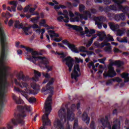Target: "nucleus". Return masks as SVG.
Listing matches in <instances>:
<instances>
[{
	"label": "nucleus",
	"instance_id": "5fc2aeb1",
	"mask_svg": "<svg viewBox=\"0 0 129 129\" xmlns=\"http://www.w3.org/2000/svg\"><path fill=\"white\" fill-rule=\"evenodd\" d=\"M13 24H14V21L11 19L8 22V26H9V27H12V26H13Z\"/></svg>",
	"mask_w": 129,
	"mask_h": 129
},
{
	"label": "nucleus",
	"instance_id": "4be33fe9",
	"mask_svg": "<svg viewBox=\"0 0 129 129\" xmlns=\"http://www.w3.org/2000/svg\"><path fill=\"white\" fill-rule=\"evenodd\" d=\"M106 18L104 16L97 17L95 18V21L97 22H105Z\"/></svg>",
	"mask_w": 129,
	"mask_h": 129
},
{
	"label": "nucleus",
	"instance_id": "ea45409f",
	"mask_svg": "<svg viewBox=\"0 0 129 129\" xmlns=\"http://www.w3.org/2000/svg\"><path fill=\"white\" fill-rule=\"evenodd\" d=\"M99 10L101 13H102V12H106V13H107V11H105V7L104 8L102 6L99 7Z\"/></svg>",
	"mask_w": 129,
	"mask_h": 129
},
{
	"label": "nucleus",
	"instance_id": "c9c22d12",
	"mask_svg": "<svg viewBox=\"0 0 129 129\" xmlns=\"http://www.w3.org/2000/svg\"><path fill=\"white\" fill-rule=\"evenodd\" d=\"M29 101L30 103H34L36 101V99L35 97H31L29 98Z\"/></svg>",
	"mask_w": 129,
	"mask_h": 129
},
{
	"label": "nucleus",
	"instance_id": "8fccbe9b",
	"mask_svg": "<svg viewBox=\"0 0 129 129\" xmlns=\"http://www.w3.org/2000/svg\"><path fill=\"white\" fill-rule=\"evenodd\" d=\"M43 76L46 79L50 78V75L48 73L45 74L43 73Z\"/></svg>",
	"mask_w": 129,
	"mask_h": 129
},
{
	"label": "nucleus",
	"instance_id": "de8ad7c7",
	"mask_svg": "<svg viewBox=\"0 0 129 129\" xmlns=\"http://www.w3.org/2000/svg\"><path fill=\"white\" fill-rule=\"evenodd\" d=\"M30 5H28L24 8V13H28V12L29 11V10H30Z\"/></svg>",
	"mask_w": 129,
	"mask_h": 129
},
{
	"label": "nucleus",
	"instance_id": "6e6d98bb",
	"mask_svg": "<svg viewBox=\"0 0 129 129\" xmlns=\"http://www.w3.org/2000/svg\"><path fill=\"white\" fill-rule=\"evenodd\" d=\"M58 46H59V47L62 48L64 49H67V47L64 46V45H62V43H58Z\"/></svg>",
	"mask_w": 129,
	"mask_h": 129
},
{
	"label": "nucleus",
	"instance_id": "c85d7f7f",
	"mask_svg": "<svg viewBox=\"0 0 129 129\" xmlns=\"http://www.w3.org/2000/svg\"><path fill=\"white\" fill-rule=\"evenodd\" d=\"M27 80V78L26 76L24 75H19L18 76V80L21 81L23 80V81L26 82Z\"/></svg>",
	"mask_w": 129,
	"mask_h": 129
},
{
	"label": "nucleus",
	"instance_id": "9d476101",
	"mask_svg": "<svg viewBox=\"0 0 129 129\" xmlns=\"http://www.w3.org/2000/svg\"><path fill=\"white\" fill-rule=\"evenodd\" d=\"M61 43L62 44H64L68 46V48L69 49H71L72 51L76 53H79V52H85V47L84 46H81L80 49H79V51L76 48V45L69 43L67 39L63 40L61 41Z\"/></svg>",
	"mask_w": 129,
	"mask_h": 129
},
{
	"label": "nucleus",
	"instance_id": "bb28decb",
	"mask_svg": "<svg viewBox=\"0 0 129 129\" xmlns=\"http://www.w3.org/2000/svg\"><path fill=\"white\" fill-rule=\"evenodd\" d=\"M94 45H95L97 48H102L104 47H102V43L100 44L99 42H98V41H95L94 43Z\"/></svg>",
	"mask_w": 129,
	"mask_h": 129
},
{
	"label": "nucleus",
	"instance_id": "1a4fd4ad",
	"mask_svg": "<svg viewBox=\"0 0 129 129\" xmlns=\"http://www.w3.org/2000/svg\"><path fill=\"white\" fill-rule=\"evenodd\" d=\"M59 56H61L60 58H62V62H66V65L68 67L69 72H71L74 66V59L72 58L71 56L66 57L64 54L59 55Z\"/></svg>",
	"mask_w": 129,
	"mask_h": 129
},
{
	"label": "nucleus",
	"instance_id": "c03bdc74",
	"mask_svg": "<svg viewBox=\"0 0 129 129\" xmlns=\"http://www.w3.org/2000/svg\"><path fill=\"white\" fill-rule=\"evenodd\" d=\"M10 15H11L10 12H7V13H2V17L8 19V16H10Z\"/></svg>",
	"mask_w": 129,
	"mask_h": 129
},
{
	"label": "nucleus",
	"instance_id": "0e129e2a",
	"mask_svg": "<svg viewBox=\"0 0 129 129\" xmlns=\"http://www.w3.org/2000/svg\"><path fill=\"white\" fill-rule=\"evenodd\" d=\"M112 81L111 80H108V81H107V82H106V85L107 86H108V85H109L110 84H112Z\"/></svg>",
	"mask_w": 129,
	"mask_h": 129
},
{
	"label": "nucleus",
	"instance_id": "7c9ffc66",
	"mask_svg": "<svg viewBox=\"0 0 129 129\" xmlns=\"http://www.w3.org/2000/svg\"><path fill=\"white\" fill-rule=\"evenodd\" d=\"M109 80H111L113 82H116L117 83L122 82V79H120L119 77H116L115 79H112Z\"/></svg>",
	"mask_w": 129,
	"mask_h": 129
},
{
	"label": "nucleus",
	"instance_id": "603ef678",
	"mask_svg": "<svg viewBox=\"0 0 129 129\" xmlns=\"http://www.w3.org/2000/svg\"><path fill=\"white\" fill-rule=\"evenodd\" d=\"M32 29H39V26L37 25V24H34L32 26H31Z\"/></svg>",
	"mask_w": 129,
	"mask_h": 129
},
{
	"label": "nucleus",
	"instance_id": "f8f14e48",
	"mask_svg": "<svg viewBox=\"0 0 129 129\" xmlns=\"http://www.w3.org/2000/svg\"><path fill=\"white\" fill-rule=\"evenodd\" d=\"M97 36L99 37V40L100 42L103 41L104 39L106 38V34H105V33H97V34H95L93 35V37H92L89 41H88V43L86 44V47H90L92 43H93V41L96 38Z\"/></svg>",
	"mask_w": 129,
	"mask_h": 129
},
{
	"label": "nucleus",
	"instance_id": "20e7f679",
	"mask_svg": "<svg viewBox=\"0 0 129 129\" xmlns=\"http://www.w3.org/2000/svg\"><path fill=\"white\" fill-rule=\"evenodd\" d=\"M29 53H32L33 56L30 57H26V59L30 61L35 63L36 61L38 60H42V63L45 65V69L47 70V72H51L53 70V68L51 66H48L49 64L48 60L46 59L45 57L43 56H36L38 54L37 51L30 52Z\"/></svg>",
	"mask_w": 129,
	"mask_h": 129
},
{
	"label": "nucleus",
	"instance_id": "79ce46f5",
	"mask_svg": "<svg viewBox=\"0 0 129 129\" xmlns=\"http://www.w3.org/2000/svg\"><path fill=\"white\" fill-rule=\"evenodd\" d=\"M96 25H97V27L98 29H101L102 28V24L101 23L98 22V21H95Z\"/></svg>",
	"mask_w": 129,
	"mask_h": 129
},
{
	"label": "nucleus",
	"instance_id": "0eeeda50",
	"mask_svg": "<svg viewBox=\"0 0 129 129\" xmlns=\"http://www.w3.org/2000/svg\"><path fill=\"white\" fill-rule=\"evenodd\" d=\"M76 104H72L71 110L69 108H67V112H66V109L62 108L58 111V116L61 119H66L67 115V119L68 120L71 119V117H74V115L73 114V111L76 109Z\"/></svg>",
	"mask_w": 129,
	"mask_h": 129
},
{
	"label": "nucleus",
	"instance_id": "37998d69",
	"mask_svg": "<svg viewBox=\"0 0 129 129\" xmlns=\"http://www.w3.org/2000/svg\"><path fill=\"white\" fill-rule=\"evenodd\" d=\"M106 59V58L104 57L103 58L99 59L98 61H99V62H100L102 64H104V61H105Z\"/></svg>",
	"mask_w": 129,
	"mask_h": 129
},
{
	"label": "nucleus",
	"instance_id": "b1692460",
	"mask_svg": "<svg viewBox=\"0 0 129 129\" xmlns=\"http://www.w3.org/2000/svg\"><path fill=\"white\" fill-rule=\"evenodd\" d=\"M84 33H95V30L94 29H89L87 27H85Z\"/></svg>",
	"mask_w": 129,
	"mask_h": 129
},
{
	"label": "nucleus",
	"instance_id": "412c9836",
	"mask_svg": "<svg viewBox=\"0 0 129 129\" xmlns=\"http://www.w3.org/2000/svg\"><path fill=\"white\" fill-rule=\"evenodd\" d=\"M95 3L97 4H101V3L103 2L105 5H109L111 3V0H94Z\"/></svg>",
	"mask_w": 129,
	"mask_h": 129
},
{
	"label": "nucleus",
	"instance_id": "f3484780",
	"mask_svg": "<svg viewBox=\"0 0 129 129\" xmlns=\"http://www.w3.org/2000/svg\"><path fill=\"white\" fill-rule=\"evenodd\" d=\"M48 34H49V35L50 36V38H51V39L53 41L57 42H61V41H62V38H61L60 39L54 38L59 37V35L57 33H48ZM53 38L54 39H53Z\"/></svg>",
	"mask_w": 129,
	"mask_h": 129
},
{
	"label": "nucleus",
	"instance_id": "a19ab883",
	"mask_svg": "<svg viewBox=\"0 0 129 129\" xmlns=\"http://www.w3.org/2000/svg\"><path fill=\"white\" fill-rule=\"evenodd\" d=\"M83 13L85 14L89 18H91V13L89 11H83Z\"/></svg>",
	"mask_w": 129,
	"mask_h": 129
},
{
	"label": "nucleus",
	"instance_id": "a878e982",
	"mask_svg": "<svg viewBox=\"0 0 129 129\" xmlns=\"http://www.w3.org/2000/svg\"><path fill=\"white\" fill-rule=\"evenodd\" d=\"M104 51H105V52L108 53H111L112 52V48L111 46H109L104 47Z\"/></svg>",
	"mask_w": 129,
	"mask_h": 129
},
{
	"label": "nucleus",
	"instance_id": "13d9d810",
	"mask_svg": "<svg viewBox=\"0 0 129 129\" xmlns=\"http://www.w3.org/2000/svg\"><path fill=\"white\" fill-rule=\"evenodd\" d=\"M36 8H31L29 9L30 13H31V14H33V13H34L36 11Z\"/></svg>",
	"mask_w": 129,
	"mask_h": 129
},
{
	"label": "nucleus",
	"instance_id": "aec40b11",
	"mask_svg": "<svg viewBox=\"0 0 129 129\" xmlns=\"http://www.w3.org/2000/svg\"><path fill=\"white\" fill-rule=\"evenodd\" d=\"M41 74L37 71L34 70V77L33 78V80L37 82L39 80V78L41 77Z\"/></svg>",
	"mask_w": 129,
	"mask_h": 129
},
{
	"label": "nucleus",
	"instance_id": "e433bc0d",
	"mask_svg": "<svg viewBox=\"0 0 129 129\" xmlns=\"http://www.w3.org/2000/svg\"><path fill=\"white\" fill-rule=\"evenodd\" d=\"M120 43H127L128 40H127V37H123V40H121L118 41Z\"/></svg>",
	"mask_w": 129,
	"mask_h": 129
},
{
	"label": "nucleus",
	"instance_id": "6ab92c4d",
	"mask_svg": "<svg viewBox=\"0 0 129 129\" xmlns=\"http://www.w3.org/2000/svg\"><path fill=\"white\" fill-rule=\"evenodd\" d=\"M12 97L13 98V100L15 101L16 104H22L24 103V101L23 100H22L18 97L16 96L15 94H13Z\"/></svg>",
	"mask_w": 129,
	"mask_h": 129
},
{
	"label": "nucleus",
	"instance_id": "69168bd1",
	"mask_svg": "<svg viewBox=\"0 0 129 129\" xmlns=\"http://www.w3.org/2000/svg\"><path fill=\"white\" fill-rule=\"evenodd\" d=\"M119 51V50L118 48H115V47H114L113 48V52H114V53H118Z\"/></svg>",
	"mask_w": 129,
	"mask_h": 129
},
{
	"label": "nucleus",
	"instance_id": "7ed1b4c3",
	"mask_svg": "<svg viewBox=\"0 0 129 129\" xmlns=\"http://www.w3.org/2000/svg\"><path fill=\"white\" fill-rule=\"evenodd\" d=\"M14 82L15 85H18L21 88H25V92H26V93L28 94L35 95L39 93V89L37 88L38 85H37L35 83L31 84V87H32V88L34 89V90H32L30 89V87L28 86V84L25 82H19L17 81V80H16V79H15Z\"/></svg>",
	"mask_w": 129,
	"mask_h": 129
},
{
	"label": "nucleus",
	"instance_id": "9b49d317",
	"mask_svg": "<svg viewBox=\"0 0 129 129\" xmlns=\"http://www.w3.org/2000/svg\"><path fill=\"white\" fill-rule=\"evenodd\" d=\"M108 25L110 30L113 32H116V33H125V32H126V30L124 28L120 29L119 25L118 24L109 22Z\"/></svg>",
	"mask_w": 129,
	"mask_h": 129
},
{
	"label": "nucleus",
	"instance_id": "5701e85b",
	"mask_svg": "<svg viewBox=\"0 0 129 129\" xmlns=\"http://www.w3.org/2000/svg\"><path fill=\"white\" fill-rule=\"evenodd\" d=\"M20 29H22L23 31H24V33H27L28 32H29V31H30L31 28H32V27L29 26V27H26L25 26H24V25H20Z\"/></svg>",
	"mask_w": 129,
	"mask_h": 129
},
{
	"label": "nucleus",
	"instance_id": "c756f323",
	"mask_svg": "<svg viewBox=\"0 0 129 129\" xmlns=\"http://www.w3.org/2000/svg\"><path fill=\"white\" fill-rule=\"evenodd\" d=\"M85 10V6L84 5L81 4L79 5V12H80V13H82V12H83V11H84Z\"/></svg>",
	"mask_w": 129,
	"mask_h": 129
},
{
	"label": "nucleus",
	"instance_id": "423d86ee",
	"mask_svg": "<svg viewBox=\"0 0 129 129\" xmlns=\"http://www.w3.org/2000/svg\"><path fill=\"white\" fill-rule=\"evenodd\" d=\"M123 64V62L120 60H115L114 62H111L108 66V72L103 74L104 77L113 78L116 76V73L114 71L113 66H116L117 68H120Z\"/></svg>",
	"mask_w": 129,
	"mask_h": 129
},
{
	"label": "nucleus",
	"instance_id": "cd10ccee",
	"mask_svg": "<svg viewBox=\"0 0 129 129\" xmlns=\"http://www.w3.org/2000/svg\"><path fill=\"white\" fill-rule=\"evenodd\" d=\"M74 3H73V6L75 8H77L78 7V5L80 4V0H73Z\"/></svg>",
	"mask_w": 129,
	"mask_h": 129
},
{
	"label": "nucleus",
	"instance_id": "09e8293b",
	"mask_svg": "<svg viewBox=\"0 0 129 129\" xmlns=\"http://www.w3.org/2000/svg\"><path fill=\"white\" fill-rule=\"evenodd\" d=\"M44 27H47V30H54L55 29V27L54 26H49L48 25H45Z\"/></svg>",
	"mask_w": 129,
	"mask_h": 129
},
{
	"label": "nucleus",
	"instance_id": "052dcab7",
	"mask_svg": "<svg viewBox=\"0 0 129 129\" xmlns=\"http://www.w3.org/2000/svg\"><path fill=\"white\" fill-rule=\"evenodd\" d=\"M70 18H73L74 17V14L71 11H69Z\"/></svg>",
	"mask_w": 129,
	"mask_h": 129
},
{
	"label": "nucleus",
	"instance_id": "58836bf2",
	"mask_svg": "<svg viewBox=\"0 0 129 129\" xmlns=\"http://www.w3.org/2000/svg\"><path fill=\"white\" fill-rule=\"evenodd\" d=\"M71 22L74 23L75 22H79V17H77L71 19Z\"/></svg>",
	"mask_w": 129,
	"mask_h": 129
},
{
	"label": "nucleus",
	"instance_id": "473e14b6",
	"mask_svg": "<svg viewBox=\"0 0 129 129\" xmlns=\"http://www.w3.org/2000/svg\"><path fill=\"white\" fill-rule=\"evenodd\" d=\"M74 122L73 129H77L78 128V121L77 119H75Z\"/></svg>",
	"mask_w": 129,
	"mask_h": 129
},
{
	"label": "nucleus",
	"instance_id": "f704fd0d",
	"mask_svg": "<svg viewBox=\"0 0 129 129\" xmlns=\"http://www.w3.org/2000/svg\"><path fill=\"white\" fill-rule=\"evenodd\" d=\"M10 5L13 6L12 7L17 8V6H18V1H11L10 3Z\"/></svg>",
	"mask_w": 129,
	"mask_h": 129
},
{
	"label": "nucleus",
	"instance_id": "dca6fc26",
	"mask_svg": "<svg viewBox=\"0 0 129 129\" xmlns=\"http://www.w3.org/2000/svg\"><path fill=\"white\" fill-rule=\"evenodd\" d=\"M82 120L85 121L86 124H88L90 122V118L88 117L87 113L85 111L82 115Z\"/></svg>",
	"mask_w": 129,
	"mask_h": 129
},
{
	"label": "nucleus",
	"instance_id": "e2e57ef3",
	"mask_svg": "<svg viewBox=\"0 0 129 129\" xmlns=\"http://www.w3.org/2000/svg\"><path fill=\"white\" fill-rule=\"evenodd\" d=\"M86 53H87L88 55H92V54H94L95 55V53L93 51H86Z\"/></svg>",
	"mask_w": 129,
	"mask_h": 129
},
{
	"label": "nucleus",
	"instance_id": "864d4df0",
	"mask_svg": "<svg viewBox=\"0 0 129 129\" xmlns=\"http://www.w3.org/2000/svg\"><path fill=\"white\" fill-rule=\"evenodd\" d=\"M90 12L92 14H96L97 13V11L96 9L93 8L90 9Z\"/></svg>",
	"mask_w": 129,
	"mask_h": 129
},
{
	"label": "nucleus",
	"instance_id": "49530a36",
	"mask_svg": "<svg viewBox=\"0 0 129 129\" xmlns=\"http://www.w3.org/2000/svg\"><path fill=\"white\" fill-rule=\"evenodd\" d=\"M25 50H26V51L28 52L29 53L32 52H36L33 49L30 48H25Z\"/></svg>",
	"mask_w": 129,
	"mask_h": 129
},
{
	"label": "nucleus",
	"instance_id": "393cba45",
	"mask_svg": "<svg viewBox=\"0 0 129 129\" xmlns=\"http://www.w3.org/2000/svg\"><path fill=\"white\" fill-rule=\"evenodd\" d=\"M39 20H40V16L36 17V18H32L31 21L34 24H36V23L39 22Z\"/></svg>",
	"mask_w": 129,
	"mask_h": 129
},
{
	"label": "nucleus",
	"instance_id": "3c124183",
	"mask_svg": "<svg viewBox=\"0 0 129 129\" xmlns=\"http://www.w3.org/2000/svg\"><path fill=\"white\" fill-rule=\"evenodd\" d=\"M63 20L64 17H63L62 16H60L57 18V21H58V22H63Z\"/></svg>",
	"mask_w": 129,
	"mask_h": 129
},
{
	"label": "nucleus",
	"instance_id": "f03ea898",
	"mask_svg": "<svg viewBox=\"0 0 129 129\" xmlns=\"http://www.w3.org/2000/svg\"><path fill=\"white\" fill-rule=\"evenodd\" d=\"M112 2L117 5L118 10L123 13L115 15L114 16V20L117 22L120 21V20L125 21L126 18L124 14H128L129 7L128 6H122L121 4L125 3L126 0H112Z\"/></svg>",
	"mask_w": 129,
	"mask_h": 129
},
{
	"label": "nucleus",
	"instance_id": "4d7b16f0",
	"mask_svg": "<svg viewBox=\"0 0 129 129\" xmlns=\"http://www.w3.org/2000/svg\"><path fill=\"white\" fill-rule=\"evenodd\" d=\"M36 32L37 33H45V29H38L36 30Z\"/></svg>",
	"mask_w": 129,
	"mask_h": 129
},
{
	"label": "nucleus",
	"instance_id": "f257e3e1",
	"mask_svg": "<svg viewBox=\"0 0 129 129\" xmlns=\"http://www.w3.org/2000/svg\"><path fill=\"white\" fill-rule=\"evenodd\" d=\"M17 108L20 113L17 115L15 113V118L12 119L11 121L7 124V129H13L14 126H17L18 124L24 125L25 124L24 119L26 117V112H31L32 111L31 106L26 105L25 106H18Z\"/></svg>",
	"mask_w": 129,
	"mask_h": 129
},
{
	"label": "nucleus",
	"instance_id": "39448f33",
	"mask_svg": "<svg viewBox=\"0 0 129 129\" xmlns=\"http://www.w3.org/2000/svg\"><path fill=\"white\" fill-rule=\"evenodd\" d=\"M52 100H46L45 105H44V109H45V114L43 116V126H41L40 129H46L45 126L46 125H50L51 124V121L49 119L48 115L51 113L52 110V106L51 102Z\"/></svg>",
	"mask_w": 129,
	"mask_h": 129
},
{
	"label": "nucleus",
	"instance_id": "ddd939ff",
	"mask_svg": "<svg viewBox=\"0 0 129 129\" xmlns=\"http://www.w3.org/2000/svg\"><path fill=\"white\" fill-rule=\"evenodd\" d=\"M77 72H80V66L79 64L74 66V73L71 74L72 79H75L76 82H77V78L81 75V74H78Z\"/></svg>",
	"mask_w": 129,
	"mask_h": 129
},
{
	"label": "nucleus",
	"instance_id": "6e6552de",
	"mask_svg": "<svg viewBox=\"0 0 129 129\" xmlns=\"http://www.w3.org/2000/svg\"><path fill=\"white\" fill-rule=\"evenodd\" d=\"M115 123L113 125V126L111 127V124H110L109 121H108V118H102L100 120V122L102 123V125L104 127H106L108 129H117V126L120 125V121L118 119H115Z\"/></svg>",
	"mask_w": 129,
	"mask_h": 129
},
{
	"label": "nucleus",
	"instance_id": "4468645a",
	"mask_svg": "<svg viewBox=\"0 0 129 129\" xmlns=\"http://www.w3.org/2000/svg\"><path fill=\"white\" fill-rule=\"evenodd\" d=\"M66 26L69 27L70 29H73L74 31H76V32H79V33H84V32H83V28L81 26L73 25L70 24H67Z\"/></svg>",
	"mask_w": 129,
	"mask_h": 129
},
{
	"label": "nucleus",
	"instance_id": "a18cd8bd",
	"mask_svg": "<svg viewBox=\"0 0 129 129\" xmlns=\"http://www.w3.org/2000/svg\"><path fill=\"white\" fill-rule=\"evenodd\" d=\"M93 66H95V64L93 61L89 62V63L87 64V67H88V68L91 69V67H93Z\"/></svg>",
	"mask_w": 129,
	"mask_h": 129
},
{
	"label": "nucleus",
	"instance_id": "2f4dec72",
	"mask_svg": "<svg viewBox=\"0 0 129 129\" xmlns=\"http://www.w3.org/2000/svg\"><path fill=\"white\" fill-rule=\"evenodd\" d=\"M21 25H23V24H20L19 21H16L14 26L16 28L18 29H21Z\"/></svg>",
	"mask_w": 129,
	"mask_h": 129
},
{
	"label": "nucleus",
	"instance_id": "bf43d9fd",
	"mask_svg": "<svg viewBox=\"0 0 129 129\" xmlns=\"http://www.w3.org/2000/svg\"><path fill=\"white\" fill-rule=\"evenodd\" d=\"M110 45V44L109 43L105 42V43L104 44V43L102 42V47H104V46H109Z\"/></svg>",
	"mask_w": 129,
	"mask_h": 129
},
{
	"label": "nucleus",
	"instance_id": "774afa93",
	"mask_svg": "<svg viewBox=\"0 0 129 129\" xmlns=\"http://www.w3.org/2000/svg\"><path fill=\"white\" fill-rule=\"evenodd\" d=\"M123 79H124V81H123V82H124V83L129 82V78H123Z\"/></svg>",
	"mask_w": 129,
	"mask_h": 129
},
{
	"label": "nucleus",
	"instance_id": "4c0bfd02",
	"mask_svg": "<svg viewBox=\"0 0 129 129\" xmlns=\"http://www.w3.org/2000/svg\"><path fill=\"white\" fill-rule=\"evenodd\" d=\"M90 128L95 129V122L93 121L91 122V123L90 124Z\"/></svg>",
	"mask_w": 129,
	"mask_h": 129
},
{
	"label": "nucleus",
	"instance_id": "72a5a7b5",
	"mask_svg": "<svg viewBox=\"0 0 129 129\" xmlns=\"http://www.w3.org/2000/svg\"><path fill=\"white\" fill-rule=\"evenodd\" d=\"M121 77L122 79L128 78H129V74L126 73H122V74L121 75Z\"/></svg>",
	"mask_w": 129,
	"mask_h": 129
},
{
	"label": "nucleus",
	"instance_id": "680f3d73",
	"mask_svg": "<svg viewBox=\"0 0 129 129\" xmlns=\"http://www.w3.org/2000/svg\"><path fill=\"white\" fill-rule=\"evenodd\" d=\"M76 34H77V35H80V36L82 38H84V37H85V35H86V34H88V33H76Z\"/></svg>",
	"mask_w": 129,
	"mask_h": 129
},
{
	"label": "nucleus",
	"instance_id": "2eb2a0df",
	"mask_svg": "<svg viewBox=\"0 0 129 129\" xmlns=\"http://www.w3.org/2000/svg\"><path fill=\"white\" fill-rule=\"evenodd\" d=\"M53 126L54 127L57 129H63V123H62L60 120L59 119H56L53 122Z\"/></svg>",
	"mask_w": 129,
	"mask_h": 129
},
{
	"label": "nucleus",
	"instance_id": "338daca9",
	"mask_svg": "<svg viewBox=\"0 0 129 129\" xmlns=\"http://www.w3.org/2000/svg\"><path fill=\"white\" fill-rule=\"evenodd\" d=\"M15 91L17 92H21V90L19 88L15 87Z\"/></svg>",
	"mask_w": 129,
	"mask_h": 129
},
{
	"label": "nucleus",
	"instance_id": "a211bd4d",
	"mask_svg": "<svg viewBox=\"0 0 129 129\" xmlns=\"http://www.w3.org/2000/svg\"><path fill=\"white\" fill-rule=\"evenodd\" d=\"M116 4L115 5L113 4V5H110V6H107L105 7V11L106 12H110V11H114V12H116L117 11V8L116 7Z\"/></svg>",
	"mask_w": 129,
	"mask_h": 129
}]
</instances>
